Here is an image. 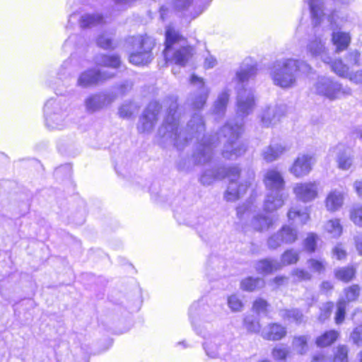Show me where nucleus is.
Wrapping results in <instances>:
<instances>
[{
	"instance_id": "f257e3e1",
	"label": "nucleus",
	"mask_w": 362,
	"mask_h": 362,
	"mask_svg": "<svg viewBox=\"0 0 362 362\" xmlns=\"http://www.w3.org/2000/svg\"><path fill=\"white\" fill-rule=\"evenodd\" d=\"M163 45V56L166 64L185 66L194 54V46L189 45L187 38L171 25L165 28Z\"/></svg>"
},
{
	"instance_id": "f03ea898",
	"label": "nucleus",
	"mask_w": 362,
	"mask_h": 362,
	"mask_svg": "<svg viewBox=\"0 0 362 362\" xmlns=\"http://www.w3.org/2000/svg\"><path fill=\"white\" fill-rule=\"evenodd\" d=\"M311 67L305 62L298 59H288L272 74V79L275 85L281 88H290L296 82L295 75L308 74Z\"/></svg>"
},
{
	"instance_id": "7ed1b4c3",
	"label": "nucleus",
	"mask_w": 362,
	"mask_h": 362,
	"mask_svg": "<svg viewBox=\"0 0 362 362\" xmlns=\"http://www.w3.org/2000/svg\"><path fill=\"white\" fill-rule=\"evenodd\" d=\"M361 54L358 50H353L346 54L348 64L341 59H337L329 63L332 71L341 78H349L351 81L355 80V74L352 75L351 66L360 65Z\"/></svg>"
},
{
	"instance_id": "20e7f679",
	"label": "nucleus",
	"mask_w": 362,
	"mask_h": 362,
	"mask_svg": "<svg viewBox=\"0 0 362 362\" xmlns=\"http://www.w3.org/2000/svg\"><path fill=\"white\" fill-rule=\"evenodd\" d=\"M298 239V231L293 227L284 225L267 239L269 248L276 249L282 245H291Z\"/></svg>"
},
{
	"instance_id": "39448f33",
	"label": "nucleus",
	"mask_w": 362,
	"mask_h": 362,
	"mask_svg": "<svg viewBox=\"0 0 362 362\" xmlns=\"http://www.w3.org/2000/svg\"><path fill=\"white\" fill-rule=\"evenodd\" d=\"M315 157L313 154L302 153L298 155L289 168L290 173L296 178L308 175L313 170Z\"/></svg>"
},
{
	"instance_id": "423d86ee",
	"label": "nucleus",
	"mask_w": 362,
	"mask_h": 362,
	"mask_svg": "<svg viewBox=\"0 0 362 362\" xmlns=\"http://www.w3.org/2000/svg\"><path fill=\"white\" fill-rule=\"evenodd\" d=\"M293 193L298 200L303 203L311 202L319 196L317 183L315 181L298 183L293 188Z\"/></svg>"
},
{
	"instance_id": "0eeeda50",
	"label": "nucleus",
	"mask_w": 362,
	"mask_h": 362,
	"mask_svg": "<svg viewBox=\"0 0 362 362\" xmlns=\"http://www.w3.org/2000/svg\"><path fill=\"white\" fill-rule=\"evenodd\" d=\"M155 46L154 40L147 36L139 39L137 46V66H145L153 59L152 49Z\"/></svg>"
},
{
	"instance_id": "6e6552de",
	"label": "nucleus",
	"mask_w": 362,
	"mask_h": 362,
	"mask_svg": "<svg viewBox=\"0 0 362 362\" xmlns=\"http://www.w3.org/2000/svg\"><path fill=\"white\" fill-rule=\"evenodd\" d=\"M318 94L327 98L329 100H335L341 94L349 93L341 88L339 83H335L332 81H325L320 82L316 86Z\"/></svg>"
},
{
	"instance_id": "1a4fd4ad",
	"label": "nucleus",
	"mask_w": 362,
	"mask_h": 362,
	"mask_svg": "<svg viewBox=\"0 0 362 362\" xmlns=\"http://www.w3.org/2000/svg\"><path fill=\"white\" fill-rule=\"evenodd\" d=\"M344 193L337 189L330 190L325 197L324 206L329 213L339 211L344 205Z\"/></svg>"
},
{
	"instance_id": "9d476101",
	"label": "nucleus",
	"mask_w": 362,
	"mask_h": 362,
	"mask_svg": "<svg viewBox=\"0 0 362 362\" xmlns=\"http://www.w3.org/2000/svg\"><path fill=\"white\" fill-rule=\"evenodd\" d=\"M340 332L336 329H328L322 332L314 340L319 349L329 348L334 345L340 339Z\"/></svg>"
},
{
	"instance_id": "9b49d317",
	"label": "nucleus",
	"mask_w": 362,
	"mask_h": 362,
	"mask_svg": "<svg viewBox=\"0 0 362 362\" xmlns=\"http://www.w3.org/2000/svg\"><path fill=\"white\" fill-rule=\"evenodd\" d=\"M115 74L101 72L100 71L83 73L78 79L81 86L87 87L103 83L114 77Z\"/></svg>"
},
{
	"instance_id": "f8f14e48",
	"label": "nucleus",
	"mask_w": 362,
	"mask_h": 362,
	"mask_svg": "<svg viewBox=\"0 0 362 362\" xmlns=\"http://www.w3.org/2000/svg\"><path fill=\"white\" fill-rule=\"evenodd\" d=\"M287 335V329L279 322H270L262 333V338L269 341H279Z\"/></svg>"
},
{
	"instance_id": "ddd939ff",
	"label": "nucleus",
	"mask_w": 362,
	"mask_h": 362,
	"mask_svg": "<svg viewBox=\"0 0 362 362\" xmlns=\"http://www.w3.org/2000/svg\"><path fill=\"white\" fill-rule=\"evenodd\" d=\"M263 182L269 189L281 190L284 189L285 182L279 171L269 169L264 175Z\"/></svg>"
},
{
	"instance_id": "4468645a",
	"label": "nucleus",
	"mask_w": 362,
	"mask_h": 362,
	"mask_svg": "<svg viewBox=\"0 0 362 362\" xmlns=\"http://www.w3.org/2000/svg\"><path fill=\"white\" fill-rule=\"evenodd\" d=\"M356 267L353 264L338 267L334 271V278L345 284L354 281L356 277Z\"/></svg>"
},
{
	"instance_id": "2eb2a0df",
	"label": "nucleus",
	"mask_w": 362,
	"mask_h": 362,
	"mask_svg": "<svg viewBox=\"0 0 362 362\" xmlns=\"http://www.w3.org/2000/svg\"><path fill=\"white\" fill-rule=\"evenodd\" d=\"M351 42L349 33L343 31L333 32L332 34V42L336 47L337 52H342L348 49Z\"/></svg>"
},
{
	"instance_id": "dca6fc26",
	"label": "nucleus",
	"mask_w": 362,
	"mask_h": 362,
	"mask_svg": "<svg viewBox=\"0 0 362 362\" xmlns=\"http://www.w3.org/2000/svg\"><path fill=\"white\" fill-rule=\"evenodd\" d=\"M263 287V281L259 277L247 276L240 282V288L245 292H255Z\"/></svg>"
},
{
	"instance_id": "f3484780",
	"label": "nucleus",
	"mask_w": 362,
	"mask_h": 362,
	"mask_svg": "<svg viewBox=\"0 0 362 362\" xmlns=\"http://www.w3.org/2000/svg\"><path fill=\"white\" fill-rule=\"evenodd\" d=\"M280 268L278 264H276L271 259H262L257 262L256 271L258 274L267 275L272 274Z\"/></svg>"
},
{
	"instance_id": "a211bd4d",
	"label": "nucleus",
	"mask_w": 362,
	"mask_h": 362,
	"mask_svg": "<svg viewBox=\"0 0 362 362\" xmlns=\"http://www.w3.org/2000/svg\"><path fill=\"white\" fill-rule=\"evenodd\" d=\"M324 230L334 237L339 238L343 233V226L339 218H332L325 222Z\"/></svg>"
},
{
	"instance_id": "6ab92c4d",
	"label": "nucleus",
	"mask_w": 362,
	"mask_h": 362,
	"mask_svg": "<svg viewBox=\"0 0 362 362\" xmlns=\"http://www.w3.org/2000/svg\"><path fill=\"white\" fill-rule=\"evenodd\" d=\"M273 221L265 216L257 215L255 216L252 221L253 229L257 232L267 230L273 226Z\"/></svg>"
},
{
	"instance_id": "aec40b11",
	"label": "nucleus",
	"mask_w": 362,
	"mask_h": 362,
	"mask_svg": "<svg viewBox=\"0 0 362 362\" xmlns=\"http://www.w3.org/2000/svg\"><path fill=\"white\" fill-rule=\"evenodd\" d=\"M309 272L313 274H324L327 267V263L324 259L311 257L307 260Z\"/></svg>"
},
{
	"instance_id": "412c9836",
	"label": "nucleus",
	"mask_w": 362,
	"mask_h": 362,
	"mask_svg": "<svg viewBox=\"0 0 362 362\" xmlns=\"http://www.w3.org/2000/svg\"><path fill=\"white\" fill-rule=\"evenodd\" d=\"M287 217L289 221H298L300 224L303 225L309 221L310 214L307 210L291 207L287 212Z\"/></svg>"
},
{
	"instance_id": "4be33fe9",
	"label": "nucleus",
	"mask_w": 362,
	"mask_h": 362,
	"mask_svg": "<svg viewBox=\"0 0 362 362\" xmlns=\"http://www.w3.org/2000/svg\"><path fill=\"white\" fill-rule=\"evenodd\" d=\"M284 204L282 196L269 194L264 201V209L267 212H272L281 208Z\"/></svg>"
},
{
	"instance_id": "5701e85b",
	"label": "nucleus",
	"mask_w": 362,
	"mask_h": 362,
	"mask_svg": "<svg viewBox=\"0 0 362 362\" xmlns=\"http://www.w3.org/2000/svg\"><path fill=\"white\" fill-rule=\"evenodd\" d=\"M300 259L299 253L293 248L286 249L281 255V264L289 266L296 264Z\"/></svg>"
},
{
	"instance_id": "b1692460",
	"label": "nucleus",
	"mask_w": 362,
	"mask_h": 362,
	"mask_svg": "<svg viewBox=\"0 0 362 362\" xmlns=\"http://www.w3.org/2000/svg\"><path fill=\"white\" fill-rule=\"evenodd\" d=\"M349 348L346 344H339L335 348L330 362H349Z\"/></svg>"
},
{
	"instance_id": "393cba45",
	"label": "nucleus",
	"mask_w": 362,
	"mask_h": 362,
	"mask_svg": "<svg viewBox=\"0 0 362 362\" xmlns=\"http://www.w3.org/2000/svg\"><path fill=\"white\" fill-rule=\"evenodd\" d=\"M249 184L240 182L236 189H228L225 193V199L228 202H233L238 199L241 194H245L249 187Z\"/></svg>"
},
{
	"instance_id": "a878e982",
	"label": "nucleus",
	"mask_w": 362,
	"mask_h": 362,
	"mask_svg": "<svg viewBox=\"0 0 362 362\" xmlns=\"http://www.w3.org/2000/svg\"><path fill=\"white\" fill-rule=\"evenodd\" d=\"M319 237L316 233H310L307 235L303 242V247L309 254L315 253L317 249Z\"/></svg>"
},
{
	"instance_id": "bb28decb",
	"label": "nucleus",
	"mask_w": 362,
	"mask_h": 362,
	"mask_svg": "<svg viewBox=\"0 0 362 362\" xmlns=\"http://www.w3.org/2000/svg\"><path fill=\"white\" fill-rule=\"evenodd\" d=\"M241 176V169L238 165L229 166L223 170V177L230 183H236Z\"/></svg>"
},
{
	"instance_id": "cd10ccee",
	"label": "nucleus",
	"mask_w": 362,
	"mask_h": 362,
	"mask_svg": "<svg viewBox=\"0 0 362 362\" xmlns=\"http://www.w3.org/2000/svg\"><path fill=\"white\" fill-rule=\"evenodd\" d=\"M286 151L282 146L276 148L269 146L262 154L264 160L267 163L276 160Z\"/></svg>"
},
{
	"instance_id": "c85d7f7f",
	"label": "nucleus",
	"mask_w": 362,
	"mask_h": 362,
	"mask_svg": "<svg viewBox=\"0 0 362 362\" xmlns=\"http://www.w3.org/2000/svg\"><path fill=\"white\" fill-rule=\"evenodd\" d=\"M272 355L276 361H286L290 357L289 349L282 346H275L272 349Z\"/></svg>"
},
{
	"instance_id": "c756f323",
	"label": "nucleus",
	"mask_w": 362,
	"mask_h": 362,
	"mask_svg": "<svg viewBox=\"0 0 362 362\" xmlns=\"http://www.w3.org/2000/svg\"><path fill=\"white\" fill-rule=\"evenodd\" d=\"M295 282H307L313 279V274L304 268H296L291 272Z\"/></svg>"
},
{
	"instance_id": "7c9ffc66",
	"label": "nucleus",
	"mask_w": 362,
	"mask_h": 362,
	"mask_svg": "<svg viewBox=\"0 0 362 362\" xmlns=\"http://www.w3.org/2000/svg\"><path fill=\"white\" fill-rule=\"evenodd\" d=\"M121 61L118 55L116 54H103L102 56L101 66L117 69L120 66Z\"/></svg>"
},
{
	"instance_id": "2f4dec72",
	"label": "nucleus",
	"mask_w": 362,
	"mask_h": 362,
	"mask_svg": "<svg viewBox=\"0 0 362 362\" xmlns=\"http://www.w3.org/2000/svg\"><path fill=\"white\" fill-rule=\"evenodd\" d=\"M349 219L357 227L362 228V205H354L349 210Z\"/></svg>"
},
{
	"instance_id": "473e14b6",
	"label": "nucleus",
	"mask_w": 362,
	"mask_h": 362,
	"mask_svg": "<svg viewBox=\"0 0 362 362\" xmlns=\"http://www.w3.org/2000/svg\"><path fill=\"white\" fill-rule=\"evenodd\" d=\"M269 303L263 298H257L252 304V311L255 313H267L269 308Z\"/></svg>"
},
{
	"instance_id": "72a5a7b5",
	"label": "nucleus",
	"mask_w": 362,
	"mask_h": 362,
	"mask_svg": "<svg viewBox=\"0 0 362 362\" xmlns=\"http://www.w3.org/2000/svg\"><path fill=\"white\" fill-rule=\"evenodd\" d=\"M344 293L347 302L356 301L361 293V287L358 284H352L344 289Z\"/></svg>"
},
{
	"instance_id": "f704fd0d",
	"label": "nucleus",
	"mask_w": 362,
	"mask_h": 362,
	"mask_svg": "<svg viewBox=\"0 0 362 362\" xmlns=\"http://www.w3.org/2000/svg\"><path fill=\"white\" fill-rule=\"evenodd\" d=\"M346 305L344 300H339L337 302V310L334 315V322L336 325H341L344 322L346 317Z\"/></svg>"
},
{
	"instance_id": "c9c22d12",
	"label": "nucleus",
	"mask_w": 362,
	"mask_h": 362,
	"mask_svg": "<svg viewBox=\"0 0 362 362\" xmlns=\"http://www.w3.org/2000/svg\"><path fill=\"white\" fill-rule=\"evenodd\" d=\"M256 69L254 66H250L245 69L240 70L236 74L237 80L240 83L248 81L256 75Z\"/></svg>"
},
{
	"instance_id": "e433bc0d",
	"label": "nucleus",
	"mask_w": 362,
	"mask_h": 362,
	"mask_svg": "<svg viewBox=\"0 0 362 362\" xmlns=\"http://www.w3.org/2000/svg\"><path fill=\"white\" fill-rule=\"evenodd\" d=\"M85 105L86 109L92 112L96 111L102 107L100 96L98 95H92L87 98Z\"/></svg>"
},
{
	"instance_id": "4c0bfd02",
	"label": "nucleus",
	"mask_w": 362,
	"mask_h": 362,
	"mask_svg": "<svg viewBox=\"0 0 362 362\" xmlns=\"http://www.w3.org/2000/svg\"><path fill=\"white\" fill-rule=\"evenodd\" d=\"M247 151V146L244 144H241L235 148H233L230 150H226L223 152V156L227 159H230L233 156L235 158H238L243 156Z\"/></svg>"
},
{
	"instance_id": "58836bf2",
	"label": "nucleus",
	"mask_w": 362,
	"mask_h": 362,
	"mask_svg": "<svg viewBox=\"0 0 362 362\" xmlns=\"http://www.w3.org/2000/svg\"><path fill=\"white\" fill-rule=\"evenodd\" d=\"M285 318L288 320H291L296 324H300L303 321V315L302 312L298 309H291L286 311Z\"/></svg>"
},
{
	"instance_id": "ea45409f",
	"label": "nucleus",
	"mask_w": 362,
	"mask_h": 362,
	"mask_svg": "<svg viewBox=\"0 0 362 362\" xmlns=\"http://www.w3.org/2000/svg\"><path fill=\"white\" fill-rule=\"evenodd\" d=\"M103 18L102 16L89 15L84 16L81 20V26L83 28H88L102 23Z\"/></svg>"
},
{
	"instance_id": "a19ab883",
	"label": "nucleus",
	"mask_w": 362,
	"mask_h": 362,
	"mask_svg": "<svg viewBox=\"0 0 362 362\" xmlns=\"http://www.w3.org/2000/svg\"><path fill=\"white\" fill-rule=\"evenodd\" d=\"M334 307V303L332 301H327L325 303L320 311V319L322 320H327L330 317L333 309Z\"/></svg>"
},
{
	"instance_id": "79ce46f5",
	"label": "nucleus",
	"mask_w": 362,
	"mask_h": 362,
	"mask_svg": "<svg viewBox=\"0 0 362 362\" xmlns=\"http://www.w3.org/2000/svg\"><path fill=\"white\" fill-rule=\"evenodd\" d=\"M332 253L335 257V258L339 261L346 259L348 255L345 247L341 243H337L335 246L332 247Z\"/></svg>"
},
{
	"instance_id": "37998d69",
	"label": "nucleus",
	"mask_w": 362,
	"mask_h": 362,
	"mask_svg": "<svg viewBox=\"0 0 362 362\" xmlns=\"http://www.w3.org/2000/svg\"><path fill=\"white\" fill-rule=\"evenodd\" d=\"M96 44L99 47L106 50L114 48L112 40L107 37L104 34H101L97 37Z\"/></svg>"
},
{
	"instance_id": "c03bdc74",
	"label": "nucleus",
	"mask_w": 362,
	"mask_h": 362,
	"mask_svg": "<svg viewBox=\"0 0 362 362\" xmlns=\"http://www.w3.org/2000/svg\"><path fill=\"white\" fill-rule=\"evenodd\" d=\"M310 9L311 12L312 18L315 21V25L317 26L320 25L322 21V9L320 6L314 4L310 5Z\"/></svg>"
},
{
	"instance_id": "a18cd8bd",
	"label": "nucleus",
	"mask_w": 362,
	"mask_h": 362,
	"mask_svg": "<svg viewBox=\"0 0 362 362\" xmlns=\"http://www.w3.org/2000/svg\"><path fill=\"white\" fill-rule=\"evenodd\" d=\"M228 305L233 311H240L243 307L242 300L235 294L228 297Z\"/></svg>"
},
{
	"instance_id": "49530a36",
	"label": "nucleus",
	"mask_w": 362,
	"mask_h": 362,
	"mask_svg": "<svg viewBox=\"0 0 362 362\" xmlns=\"http://www.w3.org/2000/svg\"><path fill=\"white\" fill-rule=\"evenodd\" d=\"M243 325L247 332H257L259 329V323L257 320L246 317L243 320Z\"/></svg>"
},
{
	"instance_id": "de8ad7c7",
	"label": "nucleus",
	"mask_w": 362,
	"mask_h": 362,
	"mask_svg": "<svg viewBox=\"0 0 362 362\" xmlns=\"http://www.w3.org/2000/svg\"><path fill=\"white\" fill-rule=\"evenodd\" d=\"M337 164L339 168L346 170L349 169L352 165L351 158L347 156L345 153H341L338 156Z\"/></svg>"
},
{
	"instance_id": "09e8293b",
	"label": "nucleus",
	"mask_w": 362,
	"mask_h": 362,
	"mask_svg": "<svg viewBox=\"0 0 362 362\" xmlns=\"http://www.w3.org/2000/svg\"><path fill=\"white\" fill-rule=\"evenodd\" d=\"M293 342L296 347L300 349V354H304L308 348V339L304 335L293 337Z\"/></svg>"
},
{
	"instance_id": "8fccbe9b",
	"label": "nucleus",
	"mask_w": 362,
	"mask_h": 362,
	"mask_svg": "<svg viewBox=\"0 0 362 362\" xmlns=\"http://www.w3.org/2000/svg\"><path fill=\"white\" fill-rule=\"evenodd\" d=\"M134 111V107L131 104L122 105L119 110V116L122 118L130 117Z\"/></svg>"
},
{
	"instance_id": "3c124183",
	"label": "nucleus",
	"mask_w": 362,
	"mask_h": 362,
	"mask_svg": "<svg viewBox=\"0 0 362 362\" xmlns=\"http://www.w3.org/2000/svg\"><path fill=\"white\" fill-rule=\"evenodd\" d=\"M288 278L284 275H278L271 280V284L275 288H279L286 284Z\"/></svg>"
},
{
	"instance_id": "603ef678",
	"label": "nucleus",
	"mask_w": 362,
	"mask_h": 362,
	"mask_svg": "<svg viewBox=\"0 0 362 362\" xmlns=\"http://www.w3.org/2000/svg\"><path fill=\"white\" fill-rule=\"evenodd\" d=\"M320 290L322 293L327 294L334 290V285L330 281H322L320 284Z\"/></svg>"
},
{
	"instance_id": "864d4df0",
	"label": "nucleus",
	"mask_w": 362,
	"mask_h": 362,
	"mask_svg": "<svg viewBox=\"0 0 362 362\" xmlns=\"http://www.w3.org/2000/svg\"><path fill=\"white\" fill-rule=\"evenodd\" d=\"M351 337L355 344L362 341V329L355 328L351 332Z\"/></svg>"
},
{
	"instance_id": "5fc2aeb1",
	"label": "nucleus",
	"mask_w": 362,
	"mask_h": 362,
	"mask_svg": "<svg viewBox=\"0 0 362 362\" xmlns=\"http://www.w3.org/2000/svg\"><path fill=\"white\" fill-rule=\"evenodd\" d=\"M206 98H207L206 94L202 95H199V97H197L194 102V107L197 109H200V108L203 107V106L206 103Z\"/></svg>"
},
{
	"instance_id": "6e6d98bb",
	"label": "nucleus",
	"mask_w": 362,
	"mask_h": 362,
	"mask_svg": "<svg viewBox=\"0 0 362 362\" xmlns=\"http://www.w3.org/2000/svg\"><path fill=\"white\" fill-rule=\"evenodd\" d=\"M353 187L357 196L362 199V179L355 180Z\"/></svg>"
},
{
	"instance_id": "4d7b16f0",
	"label": "nucleus",
	"mask_w": 362,
	"mask_h": 362,
	"mask_svg": "<svg viewBox=\"0 0 362 362\" xmlns=\"http://www.w3.org/2000/svg\"><path fill=\"white\" fill-rule=\"evenodd\" d=\"M354 245L358 253L362 256V238L358 237L356 238Z\"/></svg>"
},
{
	"instance_id": "13d9d810",
	"label": "nucleus",
	"mask_w": 362,
	"mask_h": 362,
	"mask_svg": "<svg viewBox=\"0 0 362 362\" xmlns=\"http://www.w3.org/2000/svg\"><path fill=\"white\" fill-rule=\"evenodd\" d=\"M190 82L192 83H200L202 86H204V80L197 76V75L195 74H192L191 76H190Z\"/></svg>"
},
{
	"instance_id": "bf43d9fd",
	"label": "nucleus",
	"mask_w": 362,
	"mask_h": 362,
	"mask_svg": "<svg viewBox=\"0 0 362 362\" xmlns=\"http://www.w3.org/2000/svg\"><path fill=\"white\" fill-rule=\"evenodd\" d=\"M228 95L223 94L218 98V104L220 106L225 107L228 103Z\"/></svg>"
},
{
	"instance_id": "052dcab7",
	"label": "nucleus",
	"mask_w": 362,
	"mask_h": 362,
	"mask_svg": "<svg viewBox=\"0 0 362 362\" xmlns=\"http://www.w3.org/2000/svg\"><path fill=\"white\" fill-rule=\"evenodd\" d=\"M354 82L356 83H362V69L355 74Z\"/></svg>"
},
{
	"instance_id": "680f3d73",
	"label": "nucleus",
	"mask_w": 362,
	"mask_h": 362,
	"mask_svg": "<svg viewBox=\"0 0 362 362\" xmlns=\"http://www.w3.org/2000/svg\"><path fill=\"white\" fill-rule=\"evenodd\" d=\"M247 208L244 206H239L237 208V216L241 218L243 214L246 212Z\"/></svg>"
},
{
	"instance_id": "e2e57ef3",
	"label": "nucleus",
	"mask_w": 362,
	"mask_h": 362,
	"mask_svg": "<svg viewBox=\"0 0 362 362\" xmlns=\"http://www.w3.org/2000/svg\"><path fill=\"white\" fill-rule=\"evenodd\" d=\"M324 360V356L321 354L314 355L312 357V362H322Z\"/></svg>"
},
{
	"instance_id": "0e129e2a",
	"label": "nucleus",
	"mask_w": 362,
	"mask_h": 362,
	"mask_svg": "<svg viewBox=\"0 0 362 362\" xmlns=\"http://www.w3.org/2000/svg\"><path fill=\"white\" fill-rule=\"evenodd\" d=\"M149 114H151V115L153 116V119H156V115H155L154 113H153V112H146V113L145 114V115H144V117H146V118H148V117H149Z\"/></svg>"
},
{
	"instance_id": "69168bd1",
	"label": "nucleus",
	"mask_w": 362,
	"mask_h": 362,
	"mask_svg": "<svg viewBox=\"0 0 362 362\" xmlns=\"http://www.w3.org/2000/svg\"><path fill=\"white\" fill-rule=\"evenodd\" d=\"M257 362H272V361L267 358H264V359H261V360L258 361Z\"/></svg>"
},
{
	"instance_id": "338daca9",
	"label": "nucleus",
	"mask_w": 362,
	"mask_h": 362,
	"mask_svg": "<svg viewBox=\"0 0 362 362\" xmlns=\"http://www.w3.org/2000/svg\"><path fill=\"white\" fill-rule=\"evenodd\" d=\"M133 58H134V54H132L130 55V58H129L130 62H133Z\"/></svg>"
}]
</instances>
